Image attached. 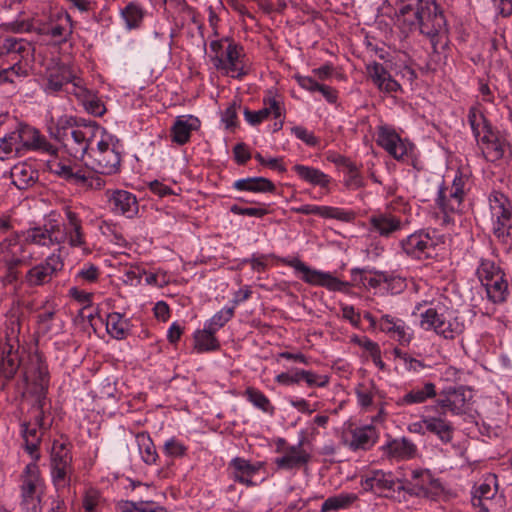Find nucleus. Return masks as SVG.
<instances>
[{
  "instance_id": "obj_1",
  "label": "nucleus",
  "mask_w": 512,
  "mask_h": 512,
  "mask_svg": "<svg viewBox=\"0 0 512 512\" xmlns=\"http://www.w3.org/2000/svg\"><path fill=\"white\" fill-rule=\"evenodd\" d=\"M64 215L62 223L50 218L43 226L28 229L25 232L26 243L48 248L59 246V252L64 244L71 248L86 249L85 233L79 215L69 207L64 208Z\"/></svg>"
},
{
  "instance_id": "obj_2",
  "label": "nucleus",
  "mask_w": 512,
  "mask_h": 512,
  "mask_svg": "<svg viewBox=\"0 0 512 512\" xmlns=\"http://www.w3.org/2000/svg\"><path fill=\"white\" fill-rule=\"evenodd\" d=\"M31 45L22 38L0 36V83L13 82V76L28 75Z\"/></svg>"
},
{
  "instance_id": "obj_3",
  "label": "nucleus",
  "mask_w": 512,
  "mask_h": 512,
  "mask_svg": "<svg viewBox=\"0 0 512 512\" xmlns=\"http://www.w3.org/2000/svg\"><path fill=\"white\" fill-rule=\"evenodd\" d=\"M122 151L120 140L104 129L96 147L90 148L85 165L102 175L117 174L121 169Z\"/></svg>"
},
{
  "instance_id": "obj_4",
  "label": "nucleus",
  "mask_w": 512,
  "mask_h": 512,
  "mask_svg": "<svg viewBox=\"0 0 512 512\" xmlns=\"http://www.w3.org/2000/svg\"><path fill=\"white\" fill-rule=\"evenodd\" d=\"M468 122L478 146L488 161L495 162L510 150L506 140L492 129L478 109L471 108L469 110Z\"/></svg>"
},
{
  "instance_id": "obj_5",
  "label": "nucleus",
  "mask_w": 512,
  "mask_h": 512,
  "mask_svg": "<svg viewBox=\"0 0 512 512\" xmlns=\"http://www.w3.org/2000/svg\"><path fill=\"white\" fill-rule=\"evenodd\" d=\"M419 326L425 331H433L444 339H454L463 331V324L448 313L441 303L431 302V306L419 313Z\"/></svg>"
},
{
  "instance_id": "obj_6",
  "label": "nucleus",
  "mask_w": 512,
  "mask_h": 512,
  "mask_svg": "<svg viewBox=\"0 0 512 512\" xmlns=\"http://www.w3.org/2000/svg\"><path fill=\"white\" fill-rule=\"evenodd\" d=\"M45 481L37 463H28L20 475V506L24 512H41Z\"/></svg>"
},
{
  "instance_id": "obj_7",
  "label": "nucleus",
  "mask_w": 512,
  "mask_h": 512,
  "mask_svg": "<svg viewBox=\"0 0 512 512\" xmlns=\"http://www.w3.org/2000/svg\"><path fill=\"white\" fill-rule=\"evenodd\" d=\"M74 475L72 445L68 440H54L50 451V476L57 491L68 488Z\"/></svg>"
},
{
  "instance_id": "obj_8",
  "label": "nucleus",
  "mask_w": 512,
  "mask_h": 512,
  "mask_svg": "<svg viewBox=\"0 0 512 512\" xmlns=\"http://www.w3.org/2000/svg\"><path fill=\"white\" fill-rule=\"evenodd\" d=\"M468 181L469 177L467 175L457 171L450 188L443 184L439 186L435 201L438 209L443 214L444 223L454 222L455 216L461 213Z\"/></svg>"
},
{
  "instance_id": "obj_9",
  "label": "nucleus",
  "mask_w": 512,
  "mask_h": 512,
  "mask_svg": "<svg viewBox=\"0 0 512 512\" xmlns=\"http://www.w3.org/2000/svg\"><path fill=\"white\" fill-rule=\"evenodd\" d=\"M103 130L95 121L84 119L61 144L70 156L82 160L88 156L92 141L99 138Z\"/></svg>"
},
{
  "instance_id": "obj_10",
  "label": "nucleus",
  "mask_w": 512,
  "mask_h": 512,
  "mask_svg": "<svg viewBox=\"0 0 512 512\" xmlns=\"http://www.w3.org/2000/svg\"><path fill=\"white\" fill-rule=\"evenodd\" d=\"M492 230L495 237L505 244H512V207L509 199L494 191L489 196Z\"/></svg>"
},
{
  "instance_id": "obj_11",
  "label": "nucleus",
  "mask_w": 512,
  "mask_h": 512,
  "mask_svg": "<svg viewBox=\"0 0 512 512\" xmlns=\"http://www.w3.org/2000/svg\"><path fill=\"white\" fill-rule=\"evenodd\" d=\"M440 237L435 230L420 229L403 238L399 242L403 253L413 259H428L435 253Z\"/></svg>"
},
{
  "instance_id": "obj_12",
  "label": "nucleus",
  "mask_w": 512,
  "mask_h": 512,
  "mask_svg": "<svg viewBox=\"0 0 512 512\" xmlns=\"http://www.w3.org/2000/svg\"><path fill=\"white\" fill-rule=\"evenodd\" d=\"M416 14L420 32L432 41L447 33L445 17L434 0H417Z\"/></svg>"
},
{
  "instance_id": "obj_13",
  "label": "nucleus",
  "mask_w": 512,
  "mask_h": 512,
  "mask_svg": "<svg viewBox=\"0 0 512 512\" xmlns=\"http://www.w3.org/2000/svg\"><path fill=\"white\" fill-rule=\"evenodd\" d=\"M211 62L223 75L232 78L241 79L248 72L243 47L234 41L227 44L223 54L211 57Z\"/></svg>"
},
{
  "instance_id": "obj_14",
  "label": "nucleus",
  "mask_w": 512,
  "mask_h": 512,
  "mask_svg": "<svg viewBox=\"0 0 512 512\" xmlns=\"http://www.w3.org/2000/svg\"><path fill=\"white\" fill-rule=\"evenodd\" d=\"M282 262L302 273V280L306 283L322 286L330 291H346L350 287L348 282L338 279L331 273L311 269L298 258L282 259Z\"/></svg>"
},
{
  "instance_id": "obj_15",
  "label": "nucleus",
  "mask_w": 512,
  "mask_h": 512,
  "mask_svg": "<svg viewBox=\"0 0 512 512\" xmlns=\"http://www.w3.org/2000/svg\"><path fill=\"white\" fill-rule=\"evenodd\" d=\"M417 497L434 498L442 492V485L429 469L416 468L411 470L407 486H398Z\"/></svg>"
},
{
  "instance_id": "obj_16",
  "label": "nucleus",
  "mask_w": 512,
  "mask_h": 512,
  "mask_svg": "<svg viewBox=\"0 0 512 512\" xmlns=\"http://www.w3.org/2000/svg\"><path fill=\"white\" fill-rule=\"evenodd\" d=\"M0 262L7 269L5 279L12 283L18 279L17 267L26 263L24 246L17 236L9 237L0 242Z\"/></svg>"
},
{
  "instance_id": "obj_17",
  "label": "nucleus",
  "mask_w": 512,
  "mask_h": 512,
  "mask_svg": "<svg viewBox=\"0 0 512 512\" xmlns=\"http://www.w3.org/2000/svg\"><path fill=\"white\" fill-rule=\"evenodd\" d=\"M377 143L398 161H407L412 156L414 150L412 143L402 139L388 126H380L378 128Z\"/></svg>"
},
{
  "instance_id": "obj_18",
  "label": "nucleus",
  "mask_w": 512,
  "mask_h": 512,
  "mask_svg": "<svg viewBox=\"0 0 512 512\" xmlns=\"http://www.w3.org/2000/svg\"><path fill=\"white\" fill-rule=\"evenodd\" d=\"M370 231L383 238L393 237L406 228L407 222L391 210L377 211L369 219Z\"/></svg>"
},
{
  "instance_id": "obj_19",
  "label": "nucleus",
  "mask_w": 512,
  "mask_h": 512,
  "mask_svg": "<svg viewBox=\"0 0 512 512\" xmlns=\"http://www.w3.org/2000/svg\"><path fill=\"white\" fill-rule=\"evenodd\" d=\"M467 402V390L464 387H450L443 390L435 404L425 407V410L441 409L442 414L450 412L453 415H461L467 410Z\"/></svg>"
},
{
  "instance_id": "obj_20",
  "label": "nucleus",
  "mask_w": 512,
  "mask_h": 512,
  "mask_svg": "<svg viewBox=\"0 0 512 512\" xmlns=\"http://www.w3.org/2000/svg\"><path fill=\"white\" fill-rule=\"evenodd\" d=\"M41 33L55 45L66 43L73 33L71 16L65 11L54 13L49 21L42 26Z\"/></svg>"
},
{
  "instance_id": "obj_21",
  "label": "nucleus",
  "mask_w": 512,
  "mask_h": 512,
  "mask_svg": "<svg viewBox=\"0 0 512 512\" xmlns=\"http://www.w3.org/2000/svg\"><path fill=\"white\" fill-rule=\"evenodd\" d=\"M63 267L60 255L51 254L43 262L30 268L24 277L29 287L42 286L49 283Z\"/></svg>"
},
{
  "instance_id": "obj_22",
  "label": "nucleus",
  "mask_w": 512,
  "mask_h": 512,
  "mask_svg": "<svg viewBox=\"0 0 512 512\" xmlns=\"http://www.w3.org/2000/svg\"><path fill=\"white\" fill-rule=\"evenodd\" d=\"M83 120V118H77L71 114L57 115L54 108H50L45 116L46 130L52 139L62 143L70 131L74 130Z\"/></svg>"
},
{
  "instance_id": "obj_23",
  "label": "nucleus",
  "mask_w": 512,
  "mask_h": 512,
  "mask_svg": "<svg viewBox=\"0 0 512 512\" xmlns=\"http://www.w3.org/2000/svg\"><path fill=\"white\" fill-rule=\"evenodd\" d=\"M378 329L404 347L409 346L414 339V330L403 319L390 314L380 317Z\"/></svg>"
},
{
  "instance_id": "obj_24",
  "label": "nucleus",
  "mask_w": 512,
  "mask_h": 512,
  "mask_svg": "<svg viewBox=\"0 0 512 512\" xmlns=\"http://www.w3.org/2000/svg\"><path fill=\"white\" fill-rule=\"evenodd\" d=\"M311 460V454L303 447L300 441L283 449L282 454L274 459L276 470L292 471L306 466Z\"/></svg>"
},
{
  "instance_id": "obj_25",
  "label": "nucleus",
  "mask_w": 512,
  "mask_h": 512,
  "mask_svg": "<svg viewBox=\"0 0 512 512\" xmlns=\"http://www.w3.org/2000/svg\"><path fill=\"white\" fill-rule=\"evenodd\" d=\"M106 197L114 214L133 218L138 214L139 206L136 196L126 190L107 191Z\"/></svg>"
},
{
  "instance_id": "obj_26",
  "label": "nucleus",
  "mask_w": 512,
  "mask_h": 512,
  "mask_svg": "<svg viewBox=\"0 0 512 512\" xmlns=\"http://www.w3.org/2000/svg\"><path fill=\"white\" fill-rule=\"evenodd\" d=\"M378 434L371 425L355 427L344 433L343 442L352 451L368 450L377 442Z\"/></svg>"
},
{
  "instance_id": "obj_27",
  "label": "nucleus",
  "mask_w": 512,
  "mask_h": 512,
  "mask_svg": "<svg viewBox=\"0 0 512 512\" xmlns=\"http://www.w3.org/2000/svg\"><path fill=\"white\" fill-rule=\"evenodd\" d=\"M366 70L372 83L380 92L393 94L402 91L401 85L381 63L373 61L366 66Z\"/></svg>"
},
{
  "instance_id": "obj_28",
  "label": "nucleus",
  "mask_w": 512,
  "mask_h": 512,
  "mask_svg": "<svg viewBox=\"0 0 512 512\" xmlns=\"http://www.w3.org/2000/svg\"><path fill=\"white\" fill-rule=\"evenodd\" d=\"M72 69L66 65H60L49 69L43 80L42 89L47 95H57L65 92V88L71 79Z\"/></svg>"
},
{
  "instance_id": "obj_29",
  "label": "nucleus",
  "mask_w": 512,
  "mask_h": 512,
  "mask_svg": "<svg viewBox=\"0 0 512 512\" xmlns=\"http://www.w3.org/2000/svg\"><path fill=\"white\" fill-rule=\"evenodd\" d=\"M47 161L48 170L67 180L76 184H84L88 181V176L78 165H71L67 161L59 159L56 154Z\"/></svg>"
},
{
  "instance_id": "obj_30",
  "label": "nucleus",
  "mask_w": 512,
  "mask_h": 512,
  "mask_svg": "<svg viewBox=\"0 0 512 512\" xmlns=\"http://www.w3.org/2000/svg\"><path fill=\"white\" fill-rule=\"evenodd\" d=\"M294 213L303 215H317L325 219H336L344 222H350L354 218V213L338 207L319 206L305 204L299 207H292Z\"/></svg>"
},
{
  "instance_id": "obj_31",
  "label": "nucleus",
  "mask_w": 512,
  "mask_h": 512,
  "mask_svg": "<svg viewBox=\"0 0 512 512\" xmlns=\"http://www.w3.org/2000/svg\"><path fill=\"white\" fill-rule=\"evenodd\" d=\"M27 392L34 398L36 403H43L49 386V374L47 367L38 364L31 375L27 376Z\"/></svg>"
},
{
  "instance_id": "obj_32",
  "label": "nucleus",
  "mask_w": 512,
  "mask_h": 512,
  "mask_svg": "<svg viewBox=\"0 0 512 512\" xmlns=\"http://www.w3.org/2000/svg\"><path fill=\"white\" fill-rule=\"evenodd\" d=\"M200 120L193 115H181L176 117L171 127V140L178 145H184L190 141L192 132L200 128Z\"/></svg>"
},
{
  "instance_id": "obj_33",
  "label": "nucleus",
  "mask_w": 512,
  "mask_h": 512,
  "mask_svg": "<svg viewBox=\"0 0 512 512\" xmlns=\"http://www.w3.org/2000/svg\"><path fill=\"white\" fill-rule=\"evenodd\" d=\"M398 483L399 481L394 479L390 472L382 470L371 471L361 480V486L365 491L379 493L398 490V487H396Z\"/></svg>"
},
{
  "instance_id": "obj_34",
  "label": "nucleus",
  "mask_w": 512,
  "mask_h": 512,
  "mask_svg": "<svg viewBox=\"0 0 512 512\" xmlns=\"http://www.w3.org/2000/svg\"><path fill=\"white\" fill-rule=\"evenodd\" d=\"M263 108L258 111L244 110L245 120L252 126L258 125L264 120L273 116L278 119L282 115V105L274 96H268L263 99Z\"/></svg>"
},
{
  "instance_id": "obj_35",
  "label": "nucleus",
  "mask_w": 512,
  "mask_h": 512,
  "mask_svg": "<svg viewBox=\"0 0 512 512\" xmlns=\"http://www.w3.org/2000/svg\"><path fill=\"white\" fill-rule=\"evenodd\" d=\"M437 396L436 386L432 382H425L420 386H415L407 391L403 396L396 399L395 403L399 407L422 404L428 399Z\"/></svg>"
},
{
  "instance_id": "obj_36",
  "label": "nucleus",
  "mask_w": 512,
  "mask_h": 512,
  "mask_svg": "<svg viewBox=\"0 0 512 512\" xmlns=\"http://www.w3.org/2000/svg\"><path fill=\"white\" fill-rule=\"evenodd\" d=\"M383 452L392 459L409 460L416 456L417 446L408 438L402 437L387 442L382 447Z\"/></svg>"
},
{
  "instance_id": "obj_37",
  "label": "nucleus",
  "mask_w": 512,
  "mask_h": 512,
  "mask_svg": "<svg viewBox=\"0 0 512 512\" xmlns=\"http://www.w3.org/2000/svg\"><path fill=\"white\" fill-rule=\"evenodd\" d=\"M10 177L18 189L24 190L36 182L38 173L31 164L20 162L11 168Z\"/></svg>"
},
{
  "instance_id": "obj_38",
  "label": "nucleus",
  "mask_w": 512,
  "mask_h": 512,
  "mask_svg": "<svg viewBox=\"0 0 512 512\" xmlns=\"http://www.w3.org/2000/svg\"><path fill=\"white\" fill-rule=\"evenodd\" d=\"M42 431L30 423L21 424V433L24 439L25 451L31 456L32 462L37 463L40 459L39 446L42 440Z\"/></svg>"
},
{
  "instance_id": "obj_39",
  "label": "nucleus",
  "mask_w": 512,
  "mask_h": 512,
  "mask_svg": "<svg viewBox=\"0 0 512 512\" xmlns=\"http://www.w3.org/2000/svg\"><path fill=\"white\" fill-rule=\"evenodd\" d=\"M230 467L233 469V478L235 481L247 486H252L253 482L251 477L260 470L262 463L251 464L244 458L236 457L231 460Z\"/></svg>"
},
{
  "instance_id": "obj_40",
  "label": "nucleus",
  "mask_w": 512,
  "mask_h": 512,
  "mask_svg": "<svg viewBox=\"0 0 512 512\" xmlns=\"http://www.w3.org/2000/svg\"><path fill=\"white\" fill-rule=\"evenodd\" d=\"M233 189L252 193H274L276 186L264 177H247L233 182Z\"/></svg>"
},
{
  "instance_id": "obj_41",
  "label": "nucleus",
  "mask_w": 512,
  "mask_h": 512,
  "mask_svg": "<svg viewBox=\"0 0 512 512\" xmlns=\"http://www.w3.org/2000/svg\"><path fill=\"white\" fill-rule=\"evenodd\" d=\"M428 432L437 436L444 444L450 443L453 439L454 427L450 421L445 418V414L439 413L438 416H429L425 421Z\"/></svg>"
},
{
  "instance_id": "obj_42",
  "label": "nucleus",
  "mask_w": 512,
  "mask_h": 512,
  "mask_svg": "<svg viewBox=\"0 0 512 512\" xmlns=\"http://www.w3.org/2000/svg\"><path fill=\"white\" fill-rule=\"evenodd\" d=\"M131 329V322L128 318L118 312L108 313L106 316V331L114 339H125Z\"/></svg>"
},
{
  "instance_id": "obj_43",
  "label": "nucleus",
  "mask_w": 512,
  "mask_h": 512,
  "mask_svg": "<svg viewBox=\"0 0 512 512\" xmlns=\"http://www.w3.org/2000/svg\"><path fill=\"white\" fill-rule=\"evenodd\" d=\"M292 169L300 179L311 185L326 188L330 183V177L317 168L296 164Z\"/></svg>"
},
{
  "instance_id": "obj_44",
  "label": "nucleus",
  "mask_w": 512,
  "mask_h": 512,
  "mask_svg": "<svg viewBox=\"0 0 512 512\" xmlns=\"http://www.w3.org/2000/svg\"><path fill=\"white\" fill-rule=\"evenodd\" d=\"M485 287L488 299L495 303H503L509 295L508 281L506 274L496 275L494 279L483 285Z\"/></svg>"
},
{
  "instance_id": "obj_45",
  "label": "nucleus",
  "mask_w": 512,
  "mask_h": 512,
  "mask_svg": "<svg viewBox=\"0 0 512 512\" xmlns=\"http://www.w3.org/2000/svg\"><path fill=\"white\" fill-rule=\"evenodd\" d=\"M19 368V358L17 352L13 350V346L7 344L0 351V376L5 379H11Z\"/></svg>"
},
{
  "instance_id": "obj_46",
  "label": "nucleus",
  "mask_w": 512,
  "mask_h": 512,
  "mask_svg": "<svg viewBox=\"0 0 512 512\" xmlns=\"http://www.w3.org/2000/svg\"><path fill=\"white\" fill-rule=\"evenodd\" d=\"M215 332L207 329V327H203V329H198L194 332V349L198 353L216 351L220 348V343L218 339L215 337Z\"/></svg>"
},
{
  "instance_id": "obj_47",
  "label": "nucleus",
  "mask_w": 512,
  "mask_h": 512,
  "mask_svg": "<svg viewBox=\"0 0 512 512\" xmlns=\"http://www.w3.org/2000/svg\"><path fill=\"white\" fill-rule=\"evenodd\" d=\"M136 442L138 450L143 462L147 465L156 464L159 455L156 451V447L149 433L139 432L136 434Z\"/></svg>"
},
{
  "instance_id": "obj_48",
  "label": "nucleus",
  "mask_w": 512,
  "mask_h": 512,
  "mask_svg": "<svg viewBox=\"0 0 512 512\" xmlns=\"http://www.w3.org/2000/svg\"><path fill=\"white\" fill-rule=\"evenodd\" d=\"M358 500L355 493L342 492L340 494L327 498L320 509V512H331L341 509H348Z\"/></svg>"
},
{
  "instance_id": "obj_49",
  "label": "nucleus",
  "mask_w": 512,
  "mask_h": 512,
  "mask_svg": "<svg viewBox=\"0 0 512 512\" xmlns=\"http://www.w3.org/2000/svg\"><path fill=\"white\" fill-rule=\"evenodd\" d=\"M144 13L142 7L135 2H130L126 5L120 13L125 22L126 29L132 30L139 28L144 18Z\"/></svg>"
},
{
  "instance_id": "obj_50",
  "label": "nucleus",
  "mask_w": 512,
  "mask_h": 512,
  "mask_svg": "<svg viewBox=\"0 0 512 512\" xmlns=\"http://www.w3.org/2000/svg\"><path fill=\"white\" fill-rule=\"evenodd\" d=\"M20 141L21 138L14 131L0 138V160L4 161L17 156L21 152Z\"/></svg>"
},
{
  "instance_id": "obj_51",
  "label": "nucleus",
  "mask_w": 512,
  "mask_h": 512,
  "mask_svg": "<svg viewBox=\"0 0 512 512\" xmlns=\"http://www.w3.org/2000/svg\"><path fill=\"white\" fill-rule=\"evenodd\" d=\"M244 396L254 407L261 410L262 412L268 414H272L274 412V407L271 404V401L259 389L248 387L244 392Z\"/></svg>"
},
{
  "instance_id": "obj_52",
  "label": "nucleus",
  "mask_w": 512,
  "mask_h": 512,
  "mask_svg": "<svg viewBox=\"0 0 512 512\" xmlns=\"http://www.w3.org/2000/svg\"><path fill=\"white\" fill-rule=\"evenodd\" d=\"M419 19L420 17L416 14V6L411 4L403 5L397 13L398 23L407 31L419 28Z\"/></svg>"
},
{
  "instance_id": "obj_53",
  "label": "nucleus",
  "mask_w": 512,
  "mask_h": 512,
  "mask_svg": "<svg viewBox=\"0 0 512 512\" xmlns=\"http://www.w3.org/2000/svg\"><path fill=\"white\" fill-rule=\"evenodd\" d=\"M504 273V270L500 266L489 259H481L476 270V274L482 285L494 279L496 275L500 276Z\"/></svg>"
},
{
  "instance_id": "obj_54",
  "label": "nucleus",
  "mask_w": 512,
  "mask_h": 512,
  "mask_svg": "<svg viewBox=\"0 0 512 512\" xmlns=\"http://www.w3.org/2000/svg\"><path fill=\"white\" fill-rule=\"evenodd\" d=\"M92 91L86 87V83L83 78L78 76L73 70L71 73V79L65 88V93L75 96V98L81 103L89 97Z\"/></svg>"
},
{
  "instance_id": "obj_55",
  "label": "nucleus",
  "mask_w": 512,
  "mask_h": 512,
  "mask_svg": "<svg viewBox=\"0 0 512 512\" xmlns=\"http://www.w3.org/2000/svg\"><path fill=\"white\" fill-rule=\"evenodd\" d=\"M345 164L346 172L344 175V185L350 190H356L364 186V180L356 165L346 159H342Z\"/></svg>"
},
{
  "instance_id": "obj_56",
  "label": "nucleus",
  "mask_w": 512,
  "mask_h": 512,
  "mask_svg": "<svg viewBox=\"0 0 512 512\" xmlns=\"http://www.w3.org/2000/svg\"><path fill=\"white\" fill-rule=\"evenodd\" d=\"M234 316V307H224L220 311L216 312L209 320L204 323V326L207 329L212 330V332L219 331L222 327L225 326L227 322H229Z\"/></svg>"
},
{
  "instance_id": "obj_57",
  "label": "nucleus",
  "mask_w": 512,
  "mask_h": 512,
  "mask_svg": "<svg viewBox=\"0 0 512 512\" xmlns=\"http://www.w3.org/2000/svg\"><path fill=\"white\" fill-rule=\"evenodd\" d=\"M86 112L91 115L100 117L106 112V108L104 103L93 93V91L89 94V97H86V100L81 102Z\"/></svg>"
},
{
  "instance_id": "obj_58",
  "label": "nucleus",
  "mask_w": 512,
  "mask_h": 512,
  "mask_svg": "<svg viewBox=\"0 0 512 512\" xmlns=\"http://www.w3.org/2000/svg\"><path fill=\"white\" fill-rule=\"evenodd\" d=\"M99 274V268L96 265L87 263L78 270L76 273V279L82 284L94 283L98 280Z\"/></svg>"
},
{
  "instance_id": "obj_59",
  "label": "nucleus",
  "mask_w": 512,
  "mask_h": 512,
  "mask_svg": "<svg viewBox=\"0 0 512 512\" xmlns=\"http://www.w3.org/2000/svg\"><path fill=\"white\" fill-rule=\"evenodd\" d=\"M496 494V489L492 488L488 483H482L476 490V495L473 504L481 506V512H488L489 509L484 506L483 501L490 500Z\"/></svg>"
},
{
  "instance_id": "obj_60",
  "label": "nucleus",
  "mask_w": 512,
  "mask_h": 512,
  "mask_svg": "<svg viewBox=\"0 0 512 512\" xmlns=\"http://www.w3.org/2000/svg\"><path fill=\"white\" fill-rule=\"evenodd\" d=\"M15 134H18L20 141L21 151L23 149L31 150L34 145V139L36 138L35 134H37V129L30 126H20L18 129L14 130Z\"/></svg>"
},
{
  "instance_id": "obj_61",
  "label": "nucleus",
  "mask_w": 512,
  "mask_h": 512,
  "mask_svg": "<svg viewBox=\"0 0 512 512\" xmlns=\"http://www.w3.org/2000/svg\"><path fill=\"white\" fill-rule=\"evenodd\" d=\"M375 392H376V389L373 385H369V386H366L363 384L359 385L356 388V396H357L358 404L362 408L370 407L373 403V398H374Z\"/></svg>"
},
{
  "instance_id": "obj_62",
  "label": "nucleus",
  "mask_w": 512,
  "mask_h": 512,
  "mask_svg": "<svg viewBox=\"0 0 512 512\" xmlns=\"http://www.w3.org/2000/svg\"><path fill=\"white\" fill-rule=\"evenodd\" d=\"M187 447L176 438L168 439L163 446V452L168 457H182L186 454Z\"/></svg>"
},
{
  "instance_id": "obj_63",
  "label": "nucleus",
  "mask_w": 512,
  "mask_h": 512,
  "mask_svg": "<svg viewBox=\"0 0 512 512\" xmlns=\"http://www.w3.org/2000/svg\"><path fill=\"white\" fill-rule=\"evenodd\" d=\"M384 285L387 292L392 295L400 294L407 287L405 278L388 274H386V278H384Z\"/></svg>"
},
{
  "instance_id": "obj_64",
  "label": "nucleus",
  "mask_w": 512,
  "mask_h": 512,
  "mask_svg": "<svg viewBox=\"0 0 512 512\" xmlns=\"http://www.w3.org/2000/svg\"><path fill=\"white\" fill-rule=\"evenodd\" d=\"M101 496L97 490L90 489L86 491L83 497V508L86 512H99Z\"/></svg>"
}]
</instances>
